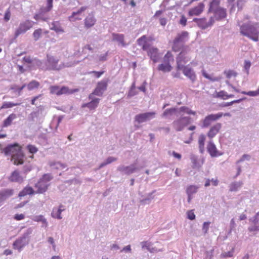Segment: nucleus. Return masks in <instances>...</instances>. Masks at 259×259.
I'll list each match as a JSON object with an SVG mask.
<instances>
[{
  "mask_svg": "<svg viewBox=\"0 0 259 259\" xmlns=\"http://www.w3.org/2000/svg\"><path fill=\"white\" fill-rule=\"evenodd\" d=\"M116 158L112 156L109 157L106 159V160L104 162H102L100 164L99 168L100 169L103 167L104 166H106V165L112 163V162L116 161Z\"/></svg>",
  "mask_w": 259,
  "mask_h": 259,
  "instance_id": "46",
  "label": "nucleus"
},
{
  "mask_svg": "<svg viewBox=\"0 0 259 259\" xmlns=\"http://www.w3.org/2000/svg\"><path fill=\"white\" fill-rule=\"evenodd\" d=\"M180 51V53L176 57L177 69L178 70H180L183 67L186 66L185 64L190 61L191 59V57L189 53V49Z\"/></svg>",
  "mask_w": 259,
  "mask_h": 259,
  "instance_id": "6",
  "label": "nucleus"
},
{
  "mask_svg": "<svg viewBox=\"0 0 259 259\" xmlns=\"http://www.w3.org/2000/svg\"><path fill=\"white\" fill-rule=\"evenodd\" d=\"M222 127V124L220 123H217L211 127L207 133V136L209 138L212 139L219 132Z\"/></svg>",
  "mask_w": 259,
  "mask_h": 259,
  "instance_id": "27",
  "label": "nucleus"
},
{
  "mask_svg": "<svg viewBox=\"0 0 259 259\" xmlns=\"http://www.w3.org/2000/svg\"><path fill=\"white\" fill-rule=\"evenodd\" d=\"M42 33V29L38 28L35 30L33 33V37L35 41L38 40L41 36Z\"/></svg>",
  "mask_w": 259,
  "mask_h": 259,
  "instance_id": "48",
  "label": "nucleus"
},
{
  "mask_svg": "<svg viewBox=\"0 0 259 259\" xmlns=\"http://www.w3.org/2000/svg\"><path fill=\"white\" fill-rule=\"evenodd\" d=\"M52 8L53 4H51V1L49 0L46 3V6L41 7L38 12L34 16V19L37 21H48L49 19L48 13L52 9Z\"/></svg>",
  "mask_w": 259,
  "mask_h": 259,
  "instance_id": "7",
  "label": "nucleus"
},
{
  "mask_svg": "<svg viewBox=\"0 0 259 259\" xmlns=\"http://www.w3.org/2000/svg\"><path fill=\"white\" fill-rule=\"evenodd\" d=\"M223 116V113L219 112L217 114H211L206 116L204 119L202 120V128L208 127L212 122L218 120Z\"/></svg>",
  "mask_w": 259,
  "mask_h": 259,
  "instance_id": "12",
  "label": "nucleus"
},
{
  "mask_svg": "<svg viewBox=\"0 0 259 259\" xmlns=\"http://www.w3.org/2000/svg\"><path fill=\"white\" fill-rule=\"evenodd\" d=\"M220 1L219 0H212L209 4L208 9L209 13H213L219 10V8H222L220 6Z\"/></svg>",
  "mask_w": 259,
  "mask_h": 259,
  "instance_id": "32",
  "label": "nucleus"
},
{
  "mask_svg": "<svg viewBox=\"0 0 259 259\" xmlns=\"http://www.w3.org/2000/svg\"><path fill=\"white\" fill-rule=\"evenodd\" d=\"M117 169L122 175H130L140 170V168L137 166V162H135L128 166L120 165L118 166Z\"/></svg>",
  "mask_w": 259,
  "mask_h": 259,
  "instance_id": "11",
  "label": "nucleus"
},
{
  "mask_svg": "<svg viewBox=\"0 0 259 259\" xmlns=\"http://www.w3.org/2000/svg\"><path fill=\"white\" fill-rule=\"evenodd\" d=\"M207 152L212 157H218L222 155L217 149V147L212 141L209 142L207 146Z\"/></svg>",
  "mask_w": 259,
  "mask_h": 259,
  "instance_id": "20",
  "label": "nucleus"
},
{
  "mask_svg": "<svg viewBox=\"0 0 259 259\" xmlns=\"http://www.w3.org/2000/svg\"><path fill=\"white\" fill-rule=\"evenodd\" d=\"M34 193V191L32 187H26L23 189L22 191L19 192V197H21L25 196L27 195H31Z\"/></svg>",
  "mask_w": 259,
  "mask_h": 259,
  "instance_id": "38",
  "label": "nucleus"
},
{
  "mask_svg": "<svg viewBox=\"0 0 259 259\" xmlns=\"http://www.w3.org/2000/svg\"><path fill=\"white\" fill-rule=\"evenodd\" d=\"M225 73L226 74V77L228 78H230L232 76H236L237 75V73L233 70H229L228 71H225Z\"/></svg>",
  "mask_w": 259,
  "mask_h": 259,
  "instance_id": "61",
  "label": "nucleus"
},
{
  "mask_svg": "<svg viewBox=\"0 0 259 259\" xmlns=\"http://www.w3.org/2000/svg\"><path fill=\"white\" fill-rule=\"evenodd\" d=\"M50 29L55 31L57 33H63L64 29L61 26L59 21H54L50 25Z\"/></svg>",
  "mask_w": 259,
  "mask_h": 259,
  "instance_id": "33",
  "label": "nucleus"
},
{
  "mask_svg": "<svg viewBox=\"0 0 259 259\" xmlns=\"http://www.w3.org/2000/svg\"><path fill=\"white\" fill-rule=\"evenodd\" d=\"M180 111H182V112H184L188 114H192V115L196 114L195 111H193L192 110H191L190 109H189L188 107H185V106L181 107L180 108Z\"/></svg>",
  "mask_w": 259,
  "mask_h": 259,
  "instance_id": "51",
  "label": "nucleus"
},
{
  "mask_svg": "<svg viewBox=\"0 0 259 259\" xmlns=\"http://www.w3.org/2000/svg\"><path fill=\"white\" fill-rule=\"evenodd\" d=\"M155 191H153L151 193L148 194L147 197L146 198L141 199L140 202L143 204H149L151 200L153 199L154 197L152 196L153 194L155 193Z\"/></svg>",
  "mask_w": 259,
  "mask_h": 259,
  "instance_id": "47",
  "label": "nucleus"
},
{
  "mask_svg": "<svg viewBox=\"0 0 259 259\" xmlns=\"http://www.w3.org/2000/svg\"><path fill=\"white\" fill-rule=\"evenodd\" d=\"M49 165L52 168L57 169H62L66 167L65 164L62 163L59 161H50Z\"/></svg>",
  "mask_w": 259,
  "mask_h": 259,
  "instance_id": "37",
  "label": "nucleus"
},
{
  "mask_svg": "<svg viewBox=\"0 0 259 259\" xmlns=\"http://www.w3.org/2000/svg\"><path fill=\"white\" fill-rule=\"evenodd\" d=\"M241 94L243 95H248L251 97H255L259 95V93L258 92V90H256L254 91H249V92H245V91H242L241 92Z\"/></svg>",
  "mask_w": 259,
  "mask_h": 259,
  "instance_id": "52",
  "label": "nucleus"
},
{
  "mask_svg": "<svg viewBox=\"0 0 259 259\" xmlns=\"http://www.w3.org/2000/svg\"><path fill=\"white\" fill-rule=\"evenodd\" d=\"M240 26V33L254 41L258 40L259 24L256 22H249Z\"/></svg>",
  "mask_w": 259,
  "mask_h": 259,
  "instance_id": "3",
  "label": "nucleus"
},
{
  "mask_svg": "<svg viewBox=\"0 0 259 259\" xmlns=\"http://www.w3.org/2000/svg\"><path fill=\"white\" fill-rule=\"evenodd\" d=\"M157 69L159 71L166 72L170 71L172 69V67L170 64H166L163 63L159 64Z\"/></svg>",
  "mask_w": 259,
  "mask_h": 259,
  "instance_id": "39",
  "label": "nucleus"
},
{
  "mask_svg": "<svg viewBox=\"0 0 259 259\" xmlns=\"http://www.w3.org/2000/svg\"><path fill=\"white\" fill-rule=\"evenodd\" d=\"M11 18V11L10 8H8L5 12L4 20L5 22H8Z\"/></svg>",
  "mask_w": 259,
  "mask_h": 259,
  "instance_id": "57",
  "label": "nucleus"
},
{
  "mask_svg": "<svg viewBox=\"0 0 259 259\" xmlns=\"http://www.w3.org/2000/svg\"><path fill=\"white\" fill-rule=\"evenodd\" d=\"M250 221L253 223V225L248 227L250 232L259 231V211L250 219Z\"/></svg>",
  "mask_w": 259,
  "mask_h": 259,
  "instance_id": "22",
  "label": "nucleus"
},
{
  "mask_svg": "<svg viewBox=\"0 0 259 259\" xmlns=\"http://www.w3.org/2000/svg\"><path fill=\"white\" fill-rule=\"evenodd\" d=\"M14 194V190L13 189H4L0 191V197L4 202L13 196Z\"/></svg>",
  "mask_w": 259,
  "mask_h": 259,
  "instance_id": "25",
  "label": "nucleus"
},
{
  "mask_svg": "<svg viewBox=\"0 0 259 259\" xmlns=\"http://www.w3.org/2000/svg\"><path fill=\"white\" fill-rule=\"evenodd\" d=\"M148 55L154 63L158 62L161 56L158 52V49L153 47L149 49L148 51Z\"/></svg>",
  "mask_w": 259,
  "mask_h": 259,
  "instance_id": "21",
  "label": "nucleus"
},
{
  "mask_svg": "<svg viewBox=\"0 0 259 259\" xmlns=\"http://www.w3.org/2000/svg\"><path fill=\"white\" fill-rule=\"evenodd\" d=\"M8 179L12 182L20 183L23 181V178L20 175L19 171L17 170L13 171Z\"/></svg>",
  "mask_w": 259,
  "mask_h": 259,
  "instance_id": "26",
  "label": "nucleus"
},
{
  "mask_svg": "<svg viewBox=\"0 0 259 259\" xmlns=\"http://www.w3.org/2000/svg\"><path fill=\"white\" fill-rule=\"evenodd\" d=\"M53 179L50 174H47L43 175L38 182L35 184V188L37 189L36 193H43L45 192L50 185V182Z\"/></svg>",
  "mask_w": 259,
  "mask_h": 259,
  "instance_id": "5",
  "label": "nucleus"
},
{
  "mask_svg": "<svg viewBox=\"0 0 259 259\" xmlns=\"http://www.w3.org/2000/svg\"><path fill=\"white\" fill-rule=\"evenodd\" d=\"M142 248L144 249H146L150 252H154L155 251L154 248L152 247V243L149 241H143L141 242Z\"/></svg>",
  "mask_w": 259,
  "mask_h": 259,
  "instance_id": "40",
  "label": "nucleus"
},
{
  "mask_svg": "<svg viewBox=\"0 0 259 259\" xmlns=\"http://www.w3.org/2000/svg\"><path fill=\"white\" fill-rule=\"evenodd\" d=\"M210 224V222H205L203 223L202 230L204 234L207 233Z\"/></svg>",
  "mask_w": 259,
  "mask_h": 259,
  "instance_id": "56",
  "label": "nucleus"
},
{
  "mask_svg": "<svg viewBox=\"0 0 259 259\" xmlns=\"http://www.w3.org/2000/svg\"><path fill=\"white\" fill-rule=\"evenodd\" d=\"M29 233L25 232L18 237L13 243V248L19 252L22 251L24 248L29 243Z\"/></svg>",
  "mask_w": 259,
  "mask_h": 259,
  "instance_id": "8",
  "label": "nucleus"
},
{
  "mask_svg": "<svg viewBox=\"0 0 259 259\" xmlns=\"http://www.w3.org/2000/svg\"><path fill=\"white\" fill-rule=\"evenodd\" d=\"M214 20H220L227 16L226 9L224 8H219V10L214 12L213 13Z\"/></svg>",
  "mask_w": 259,
  "mask_h": 259,
  "instance_id": "28",
  "label": "nucleus"
},
{
  "mask_svg": "<svg viewBox=\"0 0 259 259\" xmlns=\"http://www.w3.org/2000/svg\"><path fill=\"white\" fill-rule=\"evenodd\" d=\"M206 137L203 134H201L198 138V144H199V150L201 153H203L205 150L204 148V143L205 141Z\"/></svg>",
  "mask_w": 259,
  "mask_h": 259,
  "instance_id": "35",
  "label": "nucleus"
},
{
  "mask_svg": "<svg viewBox=\"0 0 259 259\" xmlns=\"http://www.w3.org/2000/svg\"><path fill=\"white\" fill-rule=\"evenodd\" d=\"M191 123V118L188 116H181L172 122V126L177 132L182 131L184 128Z\"/></svg>",
  "mask_w": 259,
  "mask_h": 259,
  "instance_id": "9",
  "label": "nucleus"
},
{
  "mask_svg": "<svg viewBox=\"0 0 259 259\" xmlns=\"http://www.w3.org/2000/svg\"><path fill=\"white\" fill-rule=\"evenodd\" d=\"M193 21L196 22L197 25L202 29H205L211 26L214 23V18L210 17L208 20L206 18H194Z\"/></svg>",
  "mask_w": 259,
  "mask_h": 259,
  "instance_id": "14",
  "label": "nucleus"
},
{
  "mask_svg": "<svg viewBox=\"0 0 259 259\" xmlns=\"http://www.w3.org/2000/svg\"><path fill=\"white\" fill-rule=\"evenodd\" d=\"M17 118L16 114L14 113L11 114L6 119H5L3 122V126L7 127L10 126L14 119Z\"/></svg>",
  "mask_w": 259,
  "mask_h": 259,
  "instance_id": "36",
  "label": "nucleus"
},
{
  "mask_svg": "<svg viewBox=\"0 0 259 259\" xmlns=\"http://www.w3.org/2000/svg\"><path fill=\"white\" fill-rule=\"evenodd\" d=\"M39 111H34L31 113L29 116L28 119L30 121H35V119L37 118L39 116Z\"/></svg>",
  "mask_w": 259,
  "mask_h": 259,
  "instance_id": "53",
  "label": "nucleus"
},
{
  "mask_svg": "<svg viewBox=\"0 0 259 259\" xmlns=\"http://www.w3.org/2000/svg\"><path fill=\"white\" fill-rule=\"evenodd\" d=\"M174 60L173 55L169 51L166 53L163 58V63L166 64H170V62L174 61Z\"/></svg>",
  "mask_w": 259,
  "mask_h": 259,
  "instance_id": "44",
  "label": "nucleus"
},
{
  "mask_svg": "<svg viewBox=\"0 0 259 259\" xmlns=\"http://www.w3.org/2000/svg\"><path fill=\"white\" fill-rule=\"evenodd\" d=\"M245 1L244 0H238L237 1V7L238 10H241L245 4Z\"/></svg>",
  "mask_w": 259,
  "mask_h": 259,
  "instance_id": "60",
  "label": "nucleus"
},
{
  "mask_svg": "<svg viewBox=\"0 0 259 259\" xmlns=\"http://www.w3.org/2000/svg\"><path fill=\"white\" fill-rule=\"evenodd\" d=\"M6 156H11L12 160L15 165H20L23 163L24 154L21 147L18 143L9 144L2 149Z\"/></svg>",
  "mask_w": 259,
  "mask_h": 259,
  "instance_id": "1",
  "label": "nucleus"
},
{
  "mask_svg": "<svg viewBox=\"0 0 259 259\" xmlns=\"http://www.w3.org/2000/svg\"><path fill=\"white\" fill-rule=\"evenodd\" d=\"M204 4L203 3H200L196 7L191 9L188 14L190 16H198L201 14L204 10Z\"/></svg>",
  "mask_w": 259,
  "mask_h": 259,
  "instance_id": "24",
  "label": "nucleus"
},
{
  "mask_svg": "<svg viewBox=\"0 0 259 259\" xmlns=\"http://www.w3.org/2000/svg\"><path fill=\"white\" fill-rule=\"evenodd\" d=\"M181 70H182L184 75L189 78L192 82H194L197 78L194 70L188 65L184 66Z\"/></svg>",
  "mask_w": 259,
  "mask_h": 259,
  "instance_id": "16",
  "label": "nucleus"
},
{
  "mask_svg": "<svg viewBox=\"0 0 259 259\" xmlns=\"http://www.w3.org/2000/svg\"><path fill=\"white\" fill-rule=\"evenodd\" d=\"M112 40L117 42L119 46L122 47H125L127 46V44L124 41V35L123 34L112 33Z\"/></svg>",
  "mask_w": 259,
  "mask_h": 259,
  "instance_id": "23",
  "label": "nucleus"
},
{
  "mask_svg": "<svg viewBox=\"0 0 259 259\" xmlns=\"http://www.w3.org/2000/svg\"><path fill=\"white\" fill-rule=\"evenodd\" d=\"M59 59L53 56L47 55V61L44 63L40 60H37L36 64L42 70H59L65 67H69L72 66L71 64H58Z\"/></svg>",
  "mask_w": 259,
  "mask_h": 259,
  "instance_id": "2",
  "label": "nucleus"
},
{
  "mask_svg": "<svg viewBox=\"0 0 259 259\" xmlns=\"http://www.w3.org/2000/svg\"><path fill=\"white\" fill-rule=\"evenodd\" d=\"M65 210L64 206L60 205L59 208L54 207L51 212V216L52 218L61 220L62 219L61 213Z\"/></svg>",
  "mask_w": 259,
  "mask_h": 259,
  "instance_id": "29",
  "label": "nucleus"
},
{
  "mask_svg": "<svg viewBox=\"0 0 259 259\" xmlns=\"http://www.w3.org/2000/svg\"><path fill=\"white\" fill-rule=\"evenodd\" d=\"M242 185L243 183L241 181L233 182L230 185V191H237Z\"/></svg>",
  "mask_w": 259,
  "mask_h": 259,
  "instance_id": "42",
  "label": "nucleus"
},
{
  "mask_svg": "<svg viewBox=\"0 0 259 259\" xmlns=\"http://www.w3.org/2000/svg\"><path fill=\"white\" fill-rule=\"evenodd\" d=\"M39 83L38 82L35 81V80H32L31 82H30L27 85V88L28 90L29 91L33 90L35 89H36L39 86Z\"/></svg>",
  "mask_w": 259,
  "mask_h": 259,
  "instance_id": "49",
  "label": "nucleus"
},
{
  "mask_svg": "<svg viewBox=\"0 0 259 259\" xmlns=\"http://www.w3.org/2000/svg\"><path fill=\"white\" fill-rule=\"evenodd\" d=\"M135 83H134L132 84V87L131 88L130 91H129V93H128V96L132 97V96H134L135 95H136V93L135 92Z\"/></svg>",
  "mask_w": 259,
  "mask_h": 259,
  "instance_id": "64",
  "label": "nucleus"
},
{
  "mask_svg": "<svg viewBox=\"0 0 259 259\" xmlns=\"http://www.w3.org/2000/svg\"><path fill=\"white\" fill-rule=\"evenodd\" d=\"M198 187L195 185H190L188 187L186 190L187 195H193L197 192Z\"/></svg>",
  "mask_w": 259,
  "mask_h": 259,
  "instance_id": "45",
  "label": "nucleus"
},
{
  "mask_svg": "<svg viewBox=\"0 0 259 259\" xmlns=\"http://www.w3.org/2000/svg\"><path fill=\"white\" fill-rule=\"evenodd\" d=\"M34 221L41 222L42 223V227L47 228L48 227V222L45 218L42 215H36L33 219Z\"/></svg>",
  "mask_w": 259,
  "mask_h": 259,
  "instance_id": "41",
  "label": "nucleus"
},
{
  "mask_svg": "<svg viewBox=\"0 0 259 259\" xmlns=\"http://www.w3.org/2000/svg\"><path fill=\"white\" fill-rule=\"evenodd\" d=\"M27 149L31 154H34L38 151L37 148L35 146L32 145H28L27 146Z\"/></svg>",
  "mask_w": 259,
  "mask_h": 259,
  "instance_id": "55",
  "label": "nucleus"
},
{
  "mask_svg": "<svg viewBox=\"0 0 259 259\" xmlns=\"http://www.w3.org/2000/svg\"><path fill=\"white\" fill-rule=\"evenodd\" d=\"M189 38V33L187 31H184L178 33L173 40L172 51L177 52L182 50H189L188 46L185 45Z\"/></svg>",
  "mask_w": 259,
  "mask_h": 259,
  "instance_id": "4",
  "label": "nucleus"
},
{
  "mask_svg": "<svg viewBox=\"0 0 259 259\" xmlns=\"http://www.w3.org/2000/svg\"><path fill=\"white\" fill-rule=\"evenodd\" d=\"M155 112H148L137 114L135 117V121L138 123L148 121L155 118Z\"/></svg>",
  "mask_w": 259,
  "mask_h": 259,
  "instance_id": "13",
  "label": "nucleus"
},
{
  "mask_svg": "<svg viewBox=\"0 0 259 259\" xmlns=\"http://www.w3.org/2000/svg\"><path fill=\"white\" fill-rule=\"evenodd\" d=\"M96 22V19H95L94 15L92 13L89 14L84 19V26L87 28H89L93 26Z\"/></svg>",
  "mask_w": 259,
  "mask_h": 259,
  "instance_id": "30",
  "label": "nucleus"
},
{
  "mask_svg": "<svg viewBox=\"0 0 259 259\" xmlns=\"http://www.w3.org/2000/svg\"><path fill=\"white\" fill-rule=\"evenodd\" d=\"M19 105V103H14L12 102H4L1 107V108H12L14 106H17Z\"/></svg>",
  "mask_w": 259,
  "mask_h": 259,
  "instance_id": "54",
  "label": "nucleus"
},
{
  "mask_svg": "<svg viewBox=\"0 0 259 259\" xmlns=\"http://www.w3.org/2000/svg\"><path fill=\"white\" fill-rule=\"evenodd\" d=\"M250 159V156L248 154H243L241 158L238 160L237 161V163H239L240 162H241L245 160H249Z\"/></svg>",
  "mask_w": 259,
  "mask_h": 259,
  "instance_id": "59",
  "label": "nucleus"
},
{
  "mask_svg": "<svg viewBox=\"0 0 259 259\" xmlns=\"http://www.w3.org/2000/svg\"><path fill=\"white\" fill-rule=\"evenodd\" d=\"M202 75H203V76L205 78H207V79H209V80H211V81H217V80H218V79H216V78H212V77H211L209 74H208L206 72V71H204V70H202Z\"/></svg>",
  "mask_w": 259,
  "mask_h": 259,
  "instance_id": "63",
  "label": "nucleus"
},
{
  "mask_svg": "<svg viewBox=\"0 0 259 259\" xmlns=\"http://www.w3.org/2000/svg\"><path fill=\"white\" fill-rule=\"evenodd\" d=\"M190 160L192 163V167L193 169H199L204 163L203 158L199 159L198 157L193 154L190 155Z\"/></svg>",
  "mask_w": 259,
  "mask_h": 259,
  "instance_id": "19",
  "label": "nucleus"
},
{
  "mask_svg": "<svg viewBox=\"0 0 259 259\" xmlns=\"http://www.w3.org/2000/svg\"><path fill=\"white\" fill-rule=\"evenodd\" d=\"M50 92L52 94H55L58 96L72 93V92H70L68 88L65 87L60 88L58 86H51L50 87Z\"/></svg>",
  "mask_w": 259,
  "mask_h": 259,
  "instance_id": "18",
  "label": "nucleus"
},
{
  "mask_svg": "<svg viewBox=\"0 0 259 259\" xmlns=\"http://www.w3.org/2000/svg\"><path fill=\"white\" fill-rule=\"evenodd\" d=\"M108 83V79H103L101 81L98 82L96 88L94 91V94L95 96L101 97L102 96L104 92L106 91L107 89Z\"/></svg>",
  "mask_w": 259,
  "mask_h": 259,
  "instance_id": "15",
  "label": "nucleus"
},
{
  "mask_svg": "<svg viewBox=\"0 0 259 259\" xmlns=\"http://www.w3.org/2000/svg\"><path fill=\"white\" fill-rule=\"evenodd\" d=\"M137 42L139 46L142 47V49L143 51H148L149 46L147 41L146 35H143L141 37L137 39Z\"/></svg>",
  "mask_w": 259,
  "mask_h": 259,
  "instance_id": "31",
  "label": "nucleus"
},
{
  "mask_svg": "<svg viewBox=\"0 0 259 259\" xmlns=\"http://www.w3.org/2000/svg\"><path fill=\"white\" fill-rule=\"evenodd\" d=\"M177 109L176 108L167 109L164 111L161 116L164 118H168L175 113L177 111Z\"/></svg>",
  "mask_w": 259,
  "mask_h": 259,
  "instance_id": "43",
  "label": "nucleus"
},
{
  "mask_svg": "<svg viewBox=\"0 0 259 259\" xmlns=\"http://www.w3.org/2000/svg\"><path fill=\"white\" fill-rule=\"evenodd\" d=\"M34 24L36 23L29 20L21 22L15 31V37H17L19 35L25 33L31 29Z\"/></svg>",
  "mask_w": 259,
  "mask_h": 259,
  "instance_id": "10",
  "label": "nucleus"
},
{
  "mask_svg": "<svg viewBox=\"0 0 259 259\" xmlns=\"http://www.w3.org/2000/svg\"><path fill=\"white\" fill-rule=\"evenodd\" d=\"M26 86L25 84H23L20 87H19L17 85H13L11 88V89L13 90L14 92L17 93L18 96H20L21 93V91Z\"/></svg>",
  "mask_w": 259,
  "mask_h": 259,
  "instance_id": "50",
  "label": "nucleus"
},
{
  "mask_svg": "<svg viewBox=\"0 0 259 259\" xmlns=\"http://www.w3.org/2000/svg\"><path fill=\"white\" fill-rule=\"evenodd\" d=\"M227 93L225 91H221L217 93V97L223 99H227Z\"/></svg>",
  "mask_w": 259,
  "mask_h": 259,
  "instance_id": "62",
  "label": "nucleus"
},
{
  "mask_svg": "<svg viewBox=\"0 0 259 259\" xmlns=\"http://www.w3.org/2000/svg\"><path fill=\"white\" fill-rule=\"evenodd\" d=\"M100 99H95L93 101H91L90 102L83 104L82 105V107H88L90 110L95 109L97 107L99 103Z\"/></svg>",
  "mask_w": 259,
  "mask_h": 259,
  "instance_id": "34",
  "label": "nucleus"
},
{
  "mask_svg": "<svg viewBox=\"0 0 259 259\" xmlns=\"http://www.w3.org/2000/svg\"><path fill=\"white\" fill-rule=\"evenodd\" d=\"M187 214L188 219L190 220H194L195 219V214H194L193 210L188 211Z\"/></svg>",
  "mask_w": 259,
  "mask_h": 259,
  "instance_id": "58",
  "label": "nucleus"
},
{
  "mask_svg": "<svg viewBox=\"0 0 259 259\" xmlns=\"http://www.w3.org/2000/svg\"><path fill=\"white\" fill-rule=\"evenodd\" d=\"M88 9L87 6H83L80 8L76 11H74L72 14L68 17V20L70 22H75L76 20H80L82 19L81 15Z\"/></svg>",
  "mask_w": 259,
  "mask_h": 259,
  "instance_id": "17",
  "label": "nucleus"
}]
</instances>
